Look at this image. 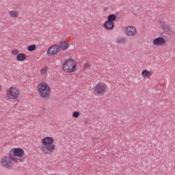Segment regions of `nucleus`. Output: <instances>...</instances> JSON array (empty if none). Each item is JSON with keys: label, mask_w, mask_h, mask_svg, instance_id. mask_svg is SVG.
I'll use <instances>...</instances> for the list:
<instances>
[{"label": "nucleus", "mask_w": 175, "mask_h": 175, "mask_svg": "<svg viewBox=\"0 0 175 175\" xmlns=\"http://www.w3.org/2000/svg\"><path fill=\"white\" fill-rule=\"evenodd\" d=\"M25 161V152L21 148H12L8 153V157L1 159V163L3 167L10 169L14 166L13 162H24Z\"/></svg>", "instance_id": "f257e3e1"}, {"label": "nucleus", "mask_w": 175, "mask_h": 175, "mask_svg": "<svg viewBox=\"0 0 175 175\" xmlns=\"http://www.w3.org/2000/svg\"><path fill=\"white\" fill-rule=\"evenodd\" d=\"M41 143L43 146L40 147V150L44 154L50 155V154L54 152V150H55V144H53L54 143V138L45 137L42 139Z\"/></svg>", "instance_id": "f03ea898"}, {"label": "nucleus", "mask_w": 175, "mask_h": 175, "mask_svg": "<svg viewBox=\"0 0 175 175\" xmlns=\"http://www.w3.org/2000/svg\"><path fill=\"white\" fill-rule=\"evenodd\" d=\"M38 92L42 98V99H46V100H49L50 98H51V88L47 84V83H40L37 86Z\"/></svg>", "instance_id": "7ed1b4c3"}, {"label": "nucleus", "mask_w": 175, "mask_h": 175, "mask_svg": "<svg viewBox=\"0 0 175 175\" xmlns=\"http://www.w3.org/2000/svg\"><path fill=\"white\" fill-rule=\"evenodd\" d=\"M117 20V15L114 14H109L107 16V21L104 23V27L105 29L111 31L114 29V21Z\"/></svg>", "instance_id": "20e7f679"}, {"label": "nucleus", "mask_w": 175, "mask_h": 175, "mask_svg": "<svg viewBox=\"0 0 175 175\" xmlns=\"http://www.w3.org/2000/svg\"><path fill=\"white\" fill-rule=\"evenodd\" d=\"M6 95L9 99H17L20 96V90L16 87H10L7 91Z\"/></svg>", "instance_id": "39448f33"}, {"label": "nucleus", "mask_w": 175, "mask_h": 175, "mask_svg": "<svg viewBox=\"0 0 175 175\" xmlns=\"http://www.w3.org/2000/svg\"><path fill=\"white\" fill-rule=\"evenodd\" d=\"M107 88V85L105 83H98L94 88V93L96 95H103Z\"/></svg>", "instance_id": "423d86ee"}, {"label": "nucleus", "mask_w": 175, "mask_h": 175, "mask_svg": "<svg viewBox=\"0 0 175 175\" xmlns=\"http://www.w3.org/2000/svg\"><path fill=\"white\" fill-rule=\"evenodd\" d=\"M59 51V46L58 44H54L50 46L47 51V54L49 57H53V55H55V54H58Z\"/></svg>", "instance_id": "0eeeda50"}, {"label": "nucleus", "mask_w": 175, "mask_h": 175, "mask_svg": "<svg viewBox=\"0 0 175 175\" xmlns=\"http://www.w3.org/2000/svg\"><path fill=\"white\" fill-rule=\"evenodd\" d=\"M166 43V40L163 37H158L153 40L152 44L154 46H163Z\"/></svg>", "instance_id": "6e6552de"}, {"label": "nucleus", "mask_w": 175, "mask_h": 175, "mask_svg": "<svg viewBox=\"0 0 175 175\" xmlns=\"http://www.w3.org/2000/svg\"><path fill=\"white\" fill-rule=\"evenodd\" d=\"M159 24L161 25V28L163 29V31H165L167 33H172L173 32L172 31V28H170V26L167 24V23L160 21Z\"/></svg>", "instance_id": "1a4fd4ad"}, {"label": "nucleus", "mask_w": 175, "mask_h": 175, "mask_svg": "<svg viewBox=\"0 0 175 175\" xmlns=\"http://www.w3.org/2000/svg\"><path fill=\"white\" fill-rule=\"evenodd\" d=\"M126 32L128 36H135L136 35V27L133 26H129L126 27Z\"/></svg>", "instance_id": "9d476101"}, {"label": "nucleus", "mask_w": 175, "mask_h": 175, "mask_svg": "<svg viewBox=\"0 0 175 175\" xmlns=\"http://www.w3.org/2000/svg\"><path fill=\"white\" fill-rule=\"evenodd\" d=\"M74 64H77L76 61L73 60L72 59H68L64 61V63L62 64V69L64 70L68 66H72V65H74Z\"/></svg>", "instance_id": "9b49d317"}, {"label": "nucleus", "mask_w": 175, "mask_h": 175, "mask_svg": "<svg viewBox=\"0 0 175 175\" xmlns=\"http://www.w3.org/2000/svg\"><path fill=\"white\" fill-rule=\"evenodd\" d=\"M57 45L59 48V50H63L64 51L69 49V44L67 43L66 41H62Z\"/></svg>", "instance_id": "f8f14e48"}, {"label": "nucleus", "mask_w": 175, "mask_h": 175, "mask_svg": "<svg viewBox=\"0 0 175 175\" xmlns=\"http://www.w3.org/2000/svg\"><path fill=\"white\" fill-rule=\"evenodd\" d=\"M76 65H77V63H75L71 66H69L66 68H64V72H66V73H73V72L76 70Z\"/></svg>", "instance_id": "ddd939ff"}, {"label": "nucleus", "mask_w": 175, "mask_h": 175, "mask_svg": "<svg viewBox=\"0 0 175 175\" xmlns=\"http://www.w3.org/2000/svg\"><path fill=\"white\" fill-rule=\"evenodd\" d=\"M16 59L17 61L23 62V61H25V59H27V55L25 53H19L16 56Z\"/></svg>", "instance_id": "4468645a"}, {"label": "nucleus", "mask_w": 175, "mask_h": 175, "mask_svg": "<svg viewBox=\"0 0 175 175\" xmlns=\"http://www.w3.org/2000/svg\"><path fill=\"white\" fill-rule=\"evenodd\" d=\"M152 75V72L148 71V70H144L142 72V77H151Z\"/></svg>", "instance_id": "2eb2a0df"}, {"label": "nucleus", "mask_w": 175, "mask_h": 175, "mask_svg": "<svg viewBox=\"0 0 175 175\" xmlns=\"http://www.w3.org/2000/svg\"><path fill=\"white\" fill-rule=\"evenodd\" d=\"M128 40V39L124 37H121V38H118L116 40V43L118 44H122L124 43H126V42Z\"/></svg>", "instance_id": "dca6fc26"}, {"label": "nucleus", "mask_w": 175, "mask_h": 175, "mask_svg": "<svg viewBox=\"0 0 175 175\" xmlns=\"http://www.w3.org/2000/svg\"><path fill=\"white\" fill-rule=\"evenodd\" d=\"M10 14L11 17H12V18H16V17H18V13L17 12V11H11Z\"/></svg>", "instance_id": "f3484780"}, {"label": "nucleus", "mask_w": 175, "mask_h": 175, "mask_svg": "<svg viewBox=\"0 0 175 175\" xmlns=\"http://www.w3.org/2000/svg\"><path fill=\"white\" fill-rule=\"evenodd\" d=\"M28 51H35L36 50V45L31 44L27 47Z\"/></svg>", "instance_id": "a211bd4d"}, {"label": "nucleus", "mask_w": 175, "mask_h": 175, "mask_svg": "<svg viewBox=\"0 0 175 175\" xmlns=\"http://www.w3.org/2000/svg\"><path fill=\"white\" fill-rule=\"evenodd\" d=\"M80 116V112L79 111H75L73 113H72V117L74 118H79V117Z\"/></svg>", "instance_id": "6ab92c4d"}, {"label": "nucleus", "mask_w": 175, "mask_h": 175, "mask_svg": "<svg viewBox=\"0 0 175 175\" xmlns=\"http://www.w3.org/2000/svg\"><path fill=\"white\" fill-rule=\"evenodd\" d=\"M18 53L19 51L16 49L12 51V53L13 54V55H18Z\"/></svg>", "instance_id": "aec40b11"}, {"label": "nucleus", "mask_w": 175, "mask_h": 175, "mask_svg": "<svg viewBox=\"0 0 175 175\" xmlns=\"http://www.w3.org/2000/svg\"><path fill=\"white\" fill-rule=\"evenodd\" d=\"M90 65L88 63H86L83 65L84 69H87L88 68H90Z\"/></svg>", "instance_id": "412c9836"}, {"label": "nucleus", "mask_w": 175, "mask_h": 175, "mask_svg": "<svg viewBox=\"0 0 175 175\" xmlns=\"http://www.w3.org/2000/svg\"><path fill=\"white\" fill-rule=\"evenodd\" d=\"M18 105V103L15 104L14 106V109H16V107H17Z\"/></svg>", "instance_id": "4be33fe9"}, {"label": "nucleus", "mask_w": 175, "mask_h": 175, "mask_svg": "<svg viewBox=\"0 0 175 175\" xmlns=\"http://www.w3.org/2000/svg\"><path fill=\"white\" fill-rule=\"evenodd\" d=\"M116 20H120V16H117Z\"/></svg>", "instance_id": "5701e85b"}, {"label": "nucleus", "mask_w": 175, "mask_h": 175, "mask_svg": "<svg viewBox=\"0 0 175 175\" xmlns=\"http://www.w3.org/2000/svg\"><path fill=\"white\" fill-rule=\"evenodd\" d=\"M85 125H87V124H88V122H85Z\"/></svg>", "instance_id": "b1692460"}]
</instances>
